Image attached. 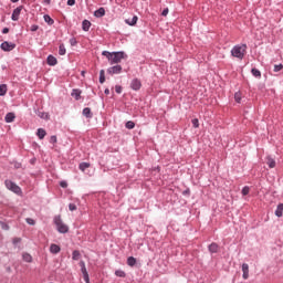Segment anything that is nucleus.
I'll list each match as a JSON object with an SVG mask.
<instances>
[{
    "mask_svg": "<svg viewBox=\"0 0 283 283\" xmlns=\"http://www.w3.org/2000/svg\"><path fill=\"white\" fill-rule=\"evenodd\" d=\"M103 56H106V59L109 61L111 65L120 63L123 59H125V52H109V51H103Z\"/></svg>",
    "mask_w": 283,
    "mask_h": 283,
    "instance_id": "nucleus-1",
    "label": "nucleus"
},
{
    "mask_svg": "<svg viewBox=\"0 0 283 283\" xmlns=\"http://www.w3.org/2000/svg\"><path fill=\"white\" fill-rule=\"evenodd\" d=\"M231 54L235 59H240V61H242V59H244V54H247V44L233 46Z\"/></svg>",
    "mask_w": 283,
    "mask_h": 283,
    "instance_id": "nucleus-2",
    "label": "nucleus"
},
{
    "mask_svg": "<svg viewBox=\"0 0 283 283\" xmlns=\"http://www.w3.org/2000/svg\"><path fill=\"white\" fill-rule=\"evenodd\" d=\"M54 223L56 224V229L59 233H67L70 231V228L67 224L63 222V219H61V216H57L54 218Z\"/></svg>",
    "mask_w": 283,
    "mask_h": 283,
    "instance_id": "nucleus-3",
    "label": "nucleus"
},
{
    "mask_svg": "<svg viewBox=\"0 0 283 283\" xmlns=\"http://www.w3.org/2000/svg\"><path fill=\"white\" fill-rule=\"evenodd\" d=\"M4 185H6L7 189H9V191H13V193L21 196V187H19L12 180H6Z\"/></svg>",
    "mask_w": 283,
    "mask_h": 283,
    "instance_id": "nucleus-4",
    "label": "nucleus"
},
{
    "mask_svg": "<svg viewBox=\"0 0 283 283\" xmlns=\"http://www.w3.org/2000/svg\"><path fill=\"white\" fill-rule=\"evenodd\" d=\"M0 48H1V50H3V52H12V50H14L17 48V44H14L12 42L4 41L1 43Z\"/></svg>",
    "mask_w": 283,
    "mask_h": 283,
    "instance_id": "nucleus-5",
    "label": "nucleus"
},
{
    "mask_svg": "<svg viewBox=\"0 0 283 283\" xmlns=\"http://www.w3.org/2000/svg\"><path fill=\"white\" fill-rule=\"evenodd\" d=\"M130 87L132 90H134L135 92H138V90H140V87H143V84L140 83V80L138 78H134L130 83Z\"/></svg>",
    "mask_w": 283,
    "mask_h": 283,
    "instance_id": "nucleus-6",
    "label": "nucleus"
},
{
    "mask_svg": "<svg viewBox=\"0 0 283 283\" xmlns=\"http://www.w3.org/2000/svg\"><path fill=\"white\" fill-rule=\"evenodd\" d=\"M108 74H120L123 72V66L115 65L109 69H107Z\"/></svg>",
    "mask_w": 283,
    "mask_h": 283,
    "instance_id": "nucleus-7",
    "label": "nucleus"
},
{
    "mask_svg": "<svg viewBox=\"0 0 283 283\" xmlns=\"http://www.w3.org/2000/svg\"><path fill=\"white\" fill-rule=\"evenodd\" d=\"M21 10H23V7H18L13 10V13L11 15L12 21H19V17L21 15Z\"/></svg>",
    "mask_w": 283,
    "mask_h": 283,
    "instance_id": "nucleus-8",
    "label": "nucleus"
},
{
    "mask_svg": "<svg viewBox=\"0 0 283 283\" xmlns=\"http://www.w3.org/2000/svg\"><path fill=\"white\" fill-rule=\"evenodd\" d=\"M90 28H92V22H90V20H84L82 22V30H84V32H90Z\"/></svg>",
    "mask_w": 283,
    "mask_h": 283,
    "instance_id": "nucleus-9",
    "label": "nucleus"
},
{
    "mask_svg": "<svg viewBox=\"0 0 283 283\" xmlns=\"http://www.w3.org/2000/svg\"><path fill=\"white\" fill-rule=\"evenodd\" d=\"M243 280H249V264H242Z\"/></svg>",
    "mask_w": 283,
    "mask_h": 283,
    "instance_id": "nucleus-10",
    "label": "nucleus"
},
{
    "mask_svg": "<svg viewBox=\"0 0 283 283\" xmlns=\"http://www.w3.org/2000/svg\"><path fill=\"white\" fill-rule=\"evenodd\" d=\"M71 96H73L75 101H81V90L74 88L71 93Z\"/></svg>",
    "mask_w": 283,
    "mask_h": 283,
    "instance_id": "nucleus-11",
    "label": "nucleus"
},
{
    "mask_svg": "<svg viewBox=\"0 0 283 283\" xmlns=\"http://www.w3.org/2000/svg\"><path fill=\"white\" fill-rule=\"evenodd\" d=\"M50 252L53 253V254L61 253V247L52 243L50 245Z\"/></svg>",
    "mask_w": 283,
    "mask_h": 283,
    "instance_id": "nucleus-12",
    "label": "nucleus"
},
{
    "mask_svg": "<svg viewBox=\"0 0 283 283\" xmlns=\"http://www.w3.org/2000/svg\"><path fill=\"white\" fill-rule=\"evenodd\" d=\"M14 118H17V116H14V113H8L4 117L6 123H14Z\"/></svg>",
    "mask_w": 283,
    "mask_h": 283,
    "instance_id": "nucleus-13",
    "label": "nucleus"
},
{
    "mask_svg": "<svg viewBox=\"0 0 283 283\" xmlns=\"http://www.w3.org/2000/svg\"><path fill=\"white\" fill-rule=\"evenodd\" d=\"M125 23H127V25H136V23H138V15H134L132 20H125Z\"/></svg>",
    "mask_w": 283,
    "mask_h": 283,
    "instance_id": "nucleus-14",
    "label": "nucleus"
},
{
    "mask_svg": "<svg viewBox=\"0 0 283 283\" xmlns=\"http://www.w3.org/2000/svg\"><path fill=\"white\" fill-rule=\"evenodd\" d=\"M46 63H48V65H56V63H59V61L53 55H49L46 59Z\"/></svg>",
    "mask_w": 283,
    "mask_h": 283,
    "instance_id": "nucleus-15",
    "label": "nucleus"
},
{
    "mask_svg": "<svg viewBox=\"0 0 283 283\" xmlns=\"http://www.w3.org/2000/svg\"><path fill=\"white\" fill-rule=\"evenodd\" d=\"M266 165L270 167V169H274L275 167V159H273L271 156L266 157Z\"/></svg>",
    "mask_w": 283,
    "mask_h": 283,
    "instance_id": "nucleus-16",
    "label": "nucleus"
},
{
    "mask_svg": "<svg viewBox=\"0 0 283 283\" xmlns=\"http://www.w3.org/2000/svg\"><path fill=\"white\" fill-rule=\"evenodd\" d=\"M282 216H283V203H280L275 210V217L282 218Z\"/></svg>",
    "mask_w": 283,
    "mask_h": 283,
    "instance_id": "nucleus-17",
    "label": "nucleus"
},
{
    "mask_svg": "<svg viewBox=\"0 0 283 283\" xmlns=\"http://www.w3.org/2000/svg\"><path fill=\"white\" fill-rule=\"evenodd\" d=\"M36 134H38V137L40 138V140H43L48 133L45 132V129L39 128Z\"/></svg>",
    "mask_w": 283,
    "mask_h": 283,
    "instance_id": "nucleus-18",
    "label": "nucleus"
},
{
    "mask_svg": "<svg viewBox=\"0 0 283 283\" xmlns=\"http://www.w3.org/2000/svg\"><path fill=\"white\" fill-rule=\"evenodd\" d=\"M94 15L97 17V18L105 17V9L104 8H99L98 10H96L94 12Z\"/></svg>",
    "mask_w": 283,
    "mask_h": 283,
    "instance_id": "nucleus-19",
    "label": "nucleus"
},
{
    "mask_svg": "<svg viewBox=\"0 0 283 283\" xmlns=\"http://www.w3.org/2000/svg\"><path fill=\"white\" fill-rule=\"evenodd\" d=\"M83 116H85L86 118H92V109L90 107H85L83 109Z\"/></svg>",
    "mask_w": 283,
    "mask_h": 283,
    "instance_id": "nucleus-20",
    "label": "nucleus"
},
{
    "mask_svg": "<svg viewBox=\"0 0 283 283\" xmlns=\"http://www.w3.org/2000/svg\"><path fill=\"white\" fill-rule=\"evenodd\" d=\"M7 93H8V85L6 84L0 85V96H6Z\"/></svg>",
    "mask_w": 283,
    "mask_h": 283,
    "instance_id": "nucleus-21",
    "label": "nucleus"
},
{
    "mask_svg": "<svg viewBox=\"0 0 283 283\" xmlns=\"http://www.w3.org/2000/svg\"><path fill=\"white\" fill-rule=\"evenodd\" d=\"M209 251H210V253H218V245H217V243H211L209 245Z\"/></svg>",
    "mask_w": 283,
    "mask_h": 283,
    "instance_id": "nucleus-22",
    "label": "nucleus"
},
{
    "mask_svg": "<svg viewBox=\"0 0 283 283\" xmlns=\"http://www.w3.org/2000/svg\"><path fill=\"white\" fill-rule=\"evenodd\" d=\"M72 260H81V252L77 250H74L72 253Z\"/></svg>",
    "mask_w": 283,
    "mask_h": 283,
    "instance_id": "nucleus-23",
    "label": "nucleus"
},
{
    "mask_svg": "<svg viewBox=\"0 0 283 283\" xmlns=\"http://www.w3.org/2000/svg\"><path fill=\"white\" fill-rule=\"evenodd\" d=\"M127 264H128V266H136V258L129 256L127 259Z\"/></svg>",
    "mask_w": 283,
    "mask_h": 283,
    "instance_id": "nucleus-24",
    "label": "nucleus"
},
{
    "mask_svg": "<svg viewBox=\"0 0 283 283\" xmlns=\"http://www.w3.org/2000/svg\"><path fill=\"white\" fill-rule=\"evenodd\" d=\"M44 21L49 25H54V20L50 15H48V14L44 15Z\"/></svg>",
    "mask_w": 283,
    "mask_h": 283,
    "instance_id": "nucleus-25",
    "label": "nucleus"
},
{
    "mask_svg": "<svg viewBox=\"0 0 283 283\" xmlns=\"http://www.w3.org/2000/svg\"><path fill=\"white\" fill-rule=\"evenodd\" d=\"M66 50L64 44H60L59 46V54L60 56H65Z\"/></svg>",
    "mask_w": 283,
    "mask_h": 283,
    "instance_id": "nucleus-26",
    "label": "nucleus"
},
{
    "mask_svg": "<svg viewBox=\"0 0 283 283\" xmlns=\"http://www.w3.org/2000/svg\"><path fill=\"white\" fill-rule=\"evenodd\" d=\"M234 101H235V103H242V93L241 92H237L234 94Z\"/></svg>",
    "mask_w": 283,
    "mask_h": 283,
    "instance_id": "nucleus-27",
    "label": "nucleus"
},
{
    "mask_svg": "<svg viewBox=\"0 0 283 283\" xmlns=\"http://www.w3.org/2000/svg\"><path fill=\"white\" fill-rule=\"evenodd\" d=\"M252 74L255 76V78H261L262 77V73L260 72V70L258 69H252Z\"/></svg>",
    "mask_w": 283,
    "mask_h": 283,
    "instance_id": "nucleus-28",
    "label": "nucleus"
},
{
    "mask_svg": "<svg viewBox=\"0 0 283 283\" xmlns=\"http://www.w3.org/2000/svg\"><path fill=\"white\" fill-rule=\"evenodd\" d=\"M38 116L40 118H43L44 120H48L50 118V115L48 113H45V112H39Z\"/></svg>",
    "mask_w": 283,
    "mask_h": 283,
    "instance_id": "nucleus-29",
    "label": "nucleus"
},
{
    "mask_svg": "<svg viewBox=\"0 0 283 283\" xmlns=\"http://www.w3.org/2000/svg\"><path fill=\"white\" fill-rule=\"evenodd\" d=\"M22 259L24 260V262H32V255H30L29 253H23Z\"/></svg>",
    "mask_w": 283,
    "mask_h": 283,
    "instance_id": "nucleus-30",
    "label": "nucleus"
},
{
    "mask_svg": "<svg viewBox=\"0 0 283 283\" xmlns=\"http://www.w3.org/2000/svg\"><path fill=\"white\" fill-rule=\"evenodd\" d=\"M115 275L117 277H126L127 274L123 270H117V271H115Z\"/></svg>",
    "mask_w": 283,
    "mask_h": 283,
    "instance_id": "nucleus-31",
    "label": "nucleus"
},
{
    "mask_svg": "<svg viewBox=\"0 0 283 283\" xmlns=\"http://www.w3.org/2000/svg\"><path fill=\"white\" fill-rule=\"evenodd\" d=\"M99 83H105V70L99 71Z\"/></svg>",
    "mask_w": 283,
    "mask_h": 283,
    "instance_id": "nucleus-32",
    "label": "nucleus"
},
{
    "mask_svg": "<svg viewBox=\"0 0 283 283\" xmlns=\"http://www.w3.org/2000/svg\"><path fill=\"white\" fill-rule=\"evenodd\" d=\"M80 169L81 171H85V169H90V164L87 163L80 164Z\"/></svg>",
    "mask_w": 283,
    "mask_h": 283,
    "instance_id": "nucleus-33",
    "label": "nucleus"
},
{
    "mask_svg": "<svg viewBox=\"0 0 283 283\" xmlns=\"http://www.w3.org/2000/svg\"><path fill=\"white\" fill-rule=\"evenodd\" d=\"M134 127H136V124L132 120L126 123V129H134Z\"/></svg>",
    "mask_w": 283,
    "mask_h": 283,
    "instance_id": "nucleus-34",
    "label": "nucleus"
},
{
    "mask_svg": "<svg viewBox=\"0 0 283 283\" xmlns=\"http://www.w3.org/2000/svg\"><path fill=\"white\" fill-rule=\"evenodd\" d=\"M192 126L198 129V127H200V122L198 120V118L192 119Z\"/></svg>",
    "mask_w": 283,
    "mask_h": 283,
    "instance_id": "nucleus-35",
    "label": "nucleus"
},
{
    "mask_svg": "<svg viewBox=\"0 0 283 283\" xmlns=\"http://www.w3.org/2000/svg\"><path fill=\"white\" fill-rule=\"evenodd\" d=\"M249 191H251V189L248 186L243 187L242 196H249Z\"/></svg>",
    "mask_w": 283,
    "mask_h": 283,
    "instance_id": "nucleus-36",
    "label": "nucleus"
},
{
    "mask_svg": "<svg viewBox=\"0 0 283 283\" xmlns=\"http://www.w3.org/2000/svg\"><path fill=\"white\" fill-rule=\"evenodd\" d=\"M283 65L282 64H275L274 65V72H282Z\"/></svg>",
    "mask_w": 283,
    "mask_h": 283,
    "instance_id": "nucleus-37",
    "label": "nucleus"
},
{
    "mask_svg": "<svg viewBox=\"0 0 283 283\" xmlns=\"http://www.w3.org/2000/svg\"><path fill=\"white\" fill-rule=\"evenodd\" d=\"M115 92H116L117 94H122V93H123V86L116 85V86H115Z\"/></svg>",
    "mask_w": 283,
    "mask_h": 283,
    "instance_id": "nucleus-38",
    "label": "nucleus"
},
{
    "mask_svg": "<svg viewBox=\"0 0 283 283\" xmlns=\"http://www.w3.org/2000/svg\"><path fill=\"white\" fill-rule=\"evenodd\" d=\"M69 209H70V211H76V205L70 203Z\"/></svg>",
    "mask_w": 283,
    "mask_h": 283,
    "instance_id": "nucleus-39",
    "label": "nucleus"
},
{
    "mask_svg": "<svg viewBox=\"0 0 283 283\" xmlns=\"http://www.w3.org/2000/svg\"><path fill=\"white\" fill-rule=\"evenodd\" d=\"M27 223L31 226L35 224L34 219H31V218H27Z\"/></svg>",
    "mask_w": 283,
    "mask_h": 283,
    "instance_id": "nucleus-40",
    "label": "nucleus"
},
{
    "mask_svg": "<svg viewBox=\"0 0 283 283\" xmlns=\"http://www.w3.org/2000/svg\"><path fill=\"white\" fill-rule=\"evenodd\" d=\"M168 14H169V9L168 8L164 9V11L161 12V15L167 17Z\"/></svg>",
    "mask_w": 283,
    "mask_h": 283,
    "instance_id": "nucleus-41",
    "label": "nucleus"
},
{
    "mask_svg": "<svg viewBox=\"0 0 283 283\" xmlns=\"http://www.w3.org/2000/svg\"><path fill=\"white\" fill-rule=\"evenodd\" d=\"M50 143L52 144V145H54L55 143H56V136H51V138H50Z\"/></svg>",
    "mask_w": 283,
    "mask_h": 283,
    "instance_id": "nucleus-42",
    "label": "nucleus"
},
{
    "mask_svg": "<svg viewBox=\"0 0 283 283\" xmlns=\"http://www.w3.org/2000/svg\"><path fill=\"white\" fill-rule=\"evenodd\" d=\"M84 282L90 283V274H84Z\"/></svg>",
    "mask_w": 283,
    "mask_h": 283,
    "instance_id": "nucleus-43",
    "label": "nucleus"
},
{
    "mask_svg": "<svg viewBox=\"0 0 283 283\" xmlns=\"http://www.w3.org/2000/svg\"><path fill=\"white\" fill-rule=\"evenodd\" d=\"M60 187H62L63 189H66V187H67V182H65V181H61V182H60Z\"/></svg>",
    "mask_w": 283,
    "mask_h": 283,
    "instance_id": "nucleus-44",
    "label": "nucleus"
},
{
    "mask_svg": "<svg viewBox=\"0 0 283 283\" xmlns=\"http://www.w3.org/2000/svg\"><path fill=\"white\" fill-rule=\"evenodd\" d=\"M0 224H2V229H4L6 231H8L10 229V227H8V224L0 222Z\"/></svg>",
    "mask_w": 283,
    "mask_h": 283,
    "instance_id": "nucleus-45",
    "label": "nucleus"
},
{
    "mask_svg": "<svg viewBox=\"0 0 283 283\" xmlns=\"http://www.w3.org/2000/svg\"><path fill=\"white\" fill-rule=\"evenodd\" d=\"M19 242H21V238H14L13 239V244H19Z\"/></svg>",
    "mask_w": 283,
    "mask_h": 283,
    "instance_id": "nucleus-46",
    "label": "nucleus"
},
{
    "mask_svg": "<svg viewBox=\"0 0 283 283\" xmlns=\"http://www.w3.org/2000/svg\"><path fill=\"white\" fill-rule=\"evenodd\" d=\"M81 271H82V274H83V275H87V274H88V273H87V268H82Z\"/></svg>",
    "mask_w": 283,
    "mask_h": 283,
    "instance_id": "nucleus-47",
    "label": "nucleus"
},
{
    "mask_svg": "<svg viewBox=\"0 0 283 283\" xmlns=\"http://www.w3.org/2000/svg\"><path fill=\"white\" fill-rule=\"evenodd\" d=\"M76 3V0H67V6H74Z\"/></svg>",
    "mask_w": 283,
    "mask_h": 283,
    "instance_id": "nucleus-48",
    "label": "nucleus"
},
{
    "mask_svg": "<svg viewBox=\"0 0 283 283\" xmlns=\"http://www.w3.org/2000/svg\"><path fill=\"white\" fill-rule=\"evenodd\" d=\"M38 30H39V27H38V25H32V27H31V31H32V32H36Z\"/></svg>",
    "mask_w": 283,
    "mask_h": 283,
    "instance_id": "nucleus-49",
    "label": "nucleus"
},
{
    "mask_svg": "<svg viewBox=\"0 0 283 283\" xmlns=\"http://www.w3.org/2000/svg\"><path fill=\"white\" fill-rule=\"evenodd\" d=\"M8 32H10V29H8V28H4V29L2 30V34H8Z\"/></svg>",
    "mask_w": 283,
    "mask_h": 283,
    "instance_id": "nucleus-50",
    "label": "nucleus"
},
{
    "mask_svg": "<svg viewBox=\"0 0 283 283\" xmlns=\"http://www.w3.org/2000/svg\"><path fill=\"white\" fill-rule=\"evenodd\" d=\"M70 43H71V45H76V39H71Z\"/></svg>",
    "mask_w": 283,
    "mask_h": 283,
    "instance_id": "nucleus-51",
    "label": "nucleus"
},
{
    "mask_svg": "<svg viewBox=\"0 0 283 283\" xmlns=\"http://www.w3.org/2000/svg\"><path fill=\"white\" fill-rule=\"evenodd\" d=\"M80 266H81V269H85V261H81Z\"/></svg>",
    "mask_w": 283,
    "mask_h": 283,
    "instance_id": "nucleus-52",
    "label": "nucleus"
},
{
    "mask_svg": "<svg viewBox=\"0 0 283 283\" xmlns=\"http://www.w3.org/2000/svg\"><path fill=\"white\" fill-rule=\"evenodd\" d=\"M52 0H44V3H48V6H50Z\"/></svg>",
    "mask_w": 283,
    "mask_h": 283,
    "instance_id": "nucleus-53",
    "label": "nucleus"
},
{
    "mask_svg": "<svg viewBox=\"0 0 283 283\" xmlns=\"http://www.w3.org/2000/svg\"><path fill=\"white\" fill-rule=\"evenodd\" d=\"M104 94H109V88H106V90L104 91Z\"/></svg>",
    "mask_w": 283,
    "mask_h": 283,
    "instance_id": "nucleus-54",
    "label": "nucleus"
},
{
    "mask_svg": "<svg viewBox=\"0 0 283 283\" xmlns=\"http://www.w3.org/2000/svg\"><path fill=\"white\" fill-rule=\"evenodd\" d=\"M11 1H12V3H18L19 0H11Z\"/></svg>",
    "mask_w": 283,
    "mask_h": 283,
    "instance_id": "nucleus-55",
    "label": "nucleus"
}]
</instances>
